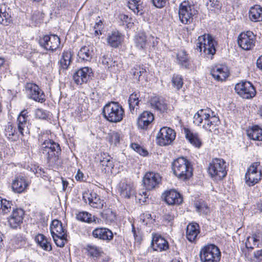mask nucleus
<instances>
[{
	"label": "nucleus",
	"instance_id": "obj_1",
	"mask_svg": "<svg viewBox=\"0 0 262 262\" xmlns=\"http://www.w3.org/2000/svg\"><path fill=\"white\" fill-rule=\"evenodd\" d=\"M40 152L46 160L47 165L52 168H57L61 164L59 156L61 148L59 144L51 139H47L41 144Z\"/></svg>",
	"mask_w": 262,
	"mask_h": 262
},
{
	"label": "nucleus",
	"instance_id": "obj_2",
	"mask_svg": "<svg viewBox=\"0 0 262 262\" xmlns=\"http://www.w3.org/2000/svg\"><path fill=\"white\" fill-rule=\"evenodd\" d=\"M220 122L219 117L209 108L199 110L193 117L195 124L199 126L202 124L203 128L211 132L217 129Z\"/></svg>",
	"mask_w": 262,
	"mask_h": 262
},
{
	"label": "nucleus",
	"instance_id": "obj_3",
	"mask_svg": "<svg viewBox=\"0 0 262 262\" xmlns=\"http://www.w3.org/2000/svg\"><path fill=\"white\" fill-rule=\"evenodd\" d=\"M173 173L178 178L185 180L192 175V167L190 162L184 157H180L174 160L172 164Z\"/></svg>",
	"mask_w": 262,
	"mask_h": 262
},
{
	"label": "nucleus",
	"instance_id": "obj_4",
	"mask_svg": "<svg viewBox=\"0 0 262 262\" xmlns=\"http://www.w3.org/2000/svg\"><path fill=\"white\" fill-rule=\"evenodd\" d=\"M102 114L108 121L117 123L123 119L124 112L122 106L118 102H111L104 106Z\"/></svg>",
	"mask_w": 262,
	"mask_h": 262
},
{
	"label": "nucleus",
	"instance_id": "obj_5",
	"mask_svg": "<svg viewBox=\"0 0 262 262\" xmlns=\"http://www.w3.org/2000/svg\"><path fill=\"white\" fill-rule=\"evenodd\" d=\"M196 49L204 54V56L208 59H212L216 52L215 46L216 42L209 34L200 36L198 39Z\"/></svg>",
	"mask_w": 262,
	"mask_h": 262
},
{
	"label": "nucleus",
	"instance_id": "obj_6",
	"mask_svg": "<svg viewBox=\"0 0 262 262\" xmlns=\"http://www.w3.org/2000/svg\"><path fill=\"white\" fill-rule=\"evenodd\" d=\"M208 172L213 180H221L227 175L226 162L222 159H213L209 163Z\"/></svg>",
	"mask_w": 262,
	"mask_h": 262
},
{
	"label": "nucleus",
	"instance_id": "obj_7",
	"mask_svg": "<svg viewBox=\"0 0 262 262\" xmlns=\"http://www.w3.org/2000/svg\"><path fill=\"white\" fill-rule=\"evenodd\" d=\"M221 256L219 248L214 244H209L204 246L200 252L202 262H219Z\"/></svg>",
	"mask_w": 262,
	"mask_h": 262
},
{
	"label": "nucleus",
	"instance_id": "obj_8",
	"mask_svg": "<svg viewBox=\"0 0 262 262\" xmlns=\"http://www.w3.org/2000/svg\"><path fill=\"white\" fill-rule=\"evenodd\" d=\"M198 11L194 6L190 4L188 2H182L179 6V16L180 21L185 24L192 22L193 17L197 14Z\"/></svg>",
	"mask_w": 262,
	"mask_h": 262
},
{
	"label": "nucleus",
	"instance_id": "obj_9",
	"mask_svg": "<svg viewBox=\"0 0 262 262\" xmlns=\"http://www.w3.org/2000/svg\"><path fill=\"white\" fill-rule=\"evenodd\" d=\"M176 132L168 127H162L156 136L157 143L160 146L170 144L175 139Z\"/></svg>",
	"mask_w": 262,
	"mask_h": 262
},
{
	"label": "nucleus",
	"instance_id": "obj_10",
	"mask_svg": "<svg viewBox=\"0 0 262 262\" xmlns=\"http://www.w3.org/2000/svg\"><path fill=\"white\" fill-rule=\"evenodd\" d=\"M235 91L244 99L252 98L256 94L255 88L249 81H242L237 83L235 86Z\"/></svg>",
	"mask_w": 262,
	"mask_h": 262
},
{
	"label": "nucleus",
	"instance_id": "obj_11",
	"mask_svg": "<svg viewBox=\"0 0 262 262\" xmlns=\"http://www.w3.org/2000/svg\"><path fill=\"white\" fill-rule=\"evenodd\" d=\"M255 36L251 31L241 33L238 36L237 43L239 47L244 50H251L255 43Z\"/></svg>",
	"mask_w": 262,
	"mask_h": 262
},
{
	"label": "nucleus",
	"instance_id": "obj_12",
	"mask_svg": "<svg viewBox=\"0 0 262 262\" xmlns=\"http://www.w3.org/2000/svg\"><path fill=\"white\" fill-rule=\"evenodd\" d=\"M39 43L47 50L54 51L59 47L60 41L59 37L55 34L44 35L39 39Z\"/></svg>",
	"mask_w": 262,
	"mask_h": 262
},
{
	"label": "nucleus",
	"instance_id": "obj_13",
	"mask_svg": "<svg viewBox=\"0 0 262 262\" xmlns=\"http://www.w3.org/2000/svg\"><path fill=\"white\" fill-rule=\"evenodd\" d=\"M26 89L30 96V98L40 103L45 101L46 96L44 92L36 84L28 83L26 84Z\"/></svg>",
	"mask_w": 262,
	"mask_h": 262
},
{
	"label": "nucleus",
	"instance_id": "obj_14",
	"mask_svg": "<svg viewBox=\"0 0 262 262\" xmlns=\"http://www.w3.org/2000/svg\"><path fill=\"white\" fill-rule=\"evenodd\" d=\"M92 75V69L88 67H85L75 72L73 74V79L76 84L81 85L86 83L91 78Z\"/></svg>",
	"mask_w": 262,
	"mask_h": 262
},
{
	"label": "nucleus",
	"instance_id": "obj_15",
	"mask_svg": "<svg viewBox=\"0 0 262 262\" xmlns=\"http://www.w3.org/2000/svg\"><path fill=\"white\" fill-rule=\"evenodd\" d=\"M82 198L85 203L92 207L95 208H102L103 206V201L101 200L99 196L93 191L88 190L83 193Z\"/></svg>",
	"mask_w": 262,
	"mask_h": 262
},
{
	"label": "nucleus",
	"instance_id": "obj_16",
	"mask_svg": "<svg viewBox=\"0 0 262 262\" xmlns=\"http://www.w3.org/2000/svg\"><path fill=\"white\" fill-rule=\"evenodd\" d=\"M161 177L158 173L148 172L144 175L143 182L147 190H151L156 188L160 183Z\"/></svg>",
	"mask_w": 262,
	"mask_h": 262
},
{
	"label": "nucleus",
	"instance_id": "obj_17",
	"mask_svg": "<svg viewBox=\"0 0 262 262\" xmlns=\"http://www.w3.org/2000/svg\"><path fill=\"white\" fill-rule=\"evenodd\" d=\"M28 112L26 110H23L18 115L17 119V129L19 133L24 136L25 134H29L28 124L29 120L28 119Z\"/></svg>",
	"mask_w": 262,
	"mask_h": 262
},
{
	"label": "nucleus",
	"instance_id": "obj_18",
	"mask_svg": "<svg viewBox=\"0 0 262 262\" xmlns=\"http://www.w3.org/2000/svg\"><path fill=\"white\" fill-rule=\"evenodd\" d=\"M210 74L215 80L222 81L228 77L229 73L227 66L218 64L212 67Z\"/></svg>",
	"mask_w": 262,
	"mask_h": 262
},
{
	"label": "nucleus",
	"instance_id": "obj_19",
	"mask_svg": "<svg viewBox=\"0 0 262 262\" xmlns=\"http://www.w3.org/2000/svg\"><path fill=\"white\" fill-rule=\"evenodd\" d=\"M119 190L121 195L125 198H129L135 194L133 183L126 179H123L120 181Z\"/></svg>",
	"mask_w": 262,
	"mask_h": 262
},
{
	"label": "nucleus",
	"instance_id": "obj_20",
	"mask_svg": "<svg viewBox=\"0 0 262 262\" xmlns=\"http://www.w3.org/2000/svg\"><path fill=\"white\" fill-rule=\"evenodd\" d=\"M154 120V116L149 111H144L141 114L137 119L138 127L143 129H147L151 126Z\"/></svg>",
	"mask_w": 262,
	"mask_h": 262
},
{
	"label": "nucleus",
	"instance_id": "obj_21",
	"mask_svg": "<svg viewBox=\"0 0 262 262\" xmlns=\"http://www.w3.org/2000/svg\"><path fill=\"white\" fill-rule=\"evenodd\" d=\"M163 196L165 201L168 205H179L183 201L181 194L174 189L166 191L163 194Z\"/></svg>",
	"mask_w": 262,
	"mask_h": 262
},
{
	"label": "nucleus",
	"instance_id": "obj_22",
	"mask_svg": "<svg viewBox=\"0 0 262 262\" xmlns=\"http://www.w3.org/2000/svg\"><path fill=\"white\" fill-rule=\"evenodd\" d=\"M24 211L21 208H16L13 210L10 217L8 220L10 226L12 228L19 227L23 223L24 219Z\"/></svg>",
	"mask_w": 262,
	"mask_h": 262
},
{
	"label": "nucleus",
	"instance_id": "obj_23",
	"mask_svg": "<svg viewBox=\"0 0 262 262\" xmlns=\"http://www.w3.org/2000/svg\"><path fill=\"white\" fill-rule=\"evenodd\" d=\"M29 185L25 177L19 176L15 178L12 183L13 190L17 193L24 192Z\"/></svg>",
	"mask_w": 262,
	"mask_h": 262
},
{
	"label": "nucleus",
	"instance_id": "obj_24",
	"mask_svg": "<svg viewBox=\"0 0 262 262\" xmlns=\"http://www.w3.org/2000/svg\"><path fill=\"white\" fill-rule=\"evenodd\" d=\"M123 39V35L115 30L110 33L107 37V43L113 48H117L121 45Z\"/></svg>",
	"mask_w": 262,
	"mask_h": 262
},
{
	"label": "nucleus",
	"instance_id": "obj_25",
	"mask_svg": "<svg viewBox=\"0 0 262 262\" xmlns=\"http://www.w3.org/2000/svg\"><path fill=\"white\" fill-rule=\"evenodd\" d=\"M51 234L54 239V241L57 246L63 247L65 244L68 242L67 239V230H50Z\"/></svg>",
	"mask_w": 262,
	"mask_h": 262
},
{
	"label": "nucleus",
	"instance_id": "obj_26",
	"mask_svg": "<svg viewBox=\"0 0 262 262\" xmlns=\"http://www.w3.org/2000/svg\"><path fill=\"white\" fill-rule=\"evenodd\" d=\"M100 166L105 172H109L114 167L113 158L106 153H101L99 158Z\"/></svg>",
	"mask_w": 262,
	"mask_h": 262
},
{
	"label": "nucleus",
	"instance_id": "obj_27",
	"mask_svg": "<svg viewBox=\"0 0 262 262\" xmlns=\"http://www.w3.org/2000/svg\"><path fill=\"white\" fill-rule=\"evenodd\" d=\"M149 102L151 108L161 112H164L167 108L164 99L161 97L157 96L151 97Z\"/></svg>",
	"mask_w": 262,
	"mask_h": 262
},
{
	"label": "nucleus",
	"instance_id": "obj_28",
	"mask_svg": "<svg viewBox=\"0 0 262 262\" xmlns=\"http://www.w3.org/2000/svg\"><path fill=\"white\" fill-rule=\"evenodd\" d=\"M177 60L180 67L185 69H189L191 67L190 57L185 50L178 51L177 54Z\"/></svg>",
	"mask_w": 262,
	"mask_h": 262
},
{
	"label": "nucleus",
	"instance_id": "obj_29",
	"mask_svg": "<svg viewBox=\"0 0 262 262\" xmlns=\"http://www.w3.org/2000/svg\"><path fill=\"white\" fill-rule=\"evenodd\" d=\"M184 131L186 138L189 142L195 147L200 148L202 145V141L199 134L196 133H193L188 129H185Z\"/></svg>",
	"mask_w": 262,
	"mask_h": 262
},
{
	"label": "nucleus",
	"instance_id": "obj_30",
	"mask_svg": "<svg viewBox=\"0 0 262 262\" xmlns=\"http://www.w3.org/2000/svg\"><path fill=\"white\" fill-rule=\"evenodd\" d=\"M151 247L155 251L165 250L168 248L167 242L161 236H155L152 238Z\"/></svg>",
	"mask_w": 262,
	"mask_h": 262
},
{
	"label": "nucleus",
	"instance_id": "obj_31",
	"mask_svg": "<svg viewBox=\"0 0 262 262\" xmlns=\"http://www.w3.org/2000/svg\"><path fill=\"white\" fill-rule=\"evenodd\" d=\"M73 54L70 50H64L61 59L58 61L59 69L67 70L72 62Z\"/></svg>",
	"mask_w": 262,
	"mask_h": 262
},
{
	"label": "nucleus",
	"instance_id": "obj_32",
	"mask_svg": "<svg viewBox=\"0 0 262 262\" xmlns=\"http://www.w3.org/2000/svg\"><path fill=\"white\" fill-rule=\"evenodd\" d=\"M249 17L253 22L262 21V7L255 5L250 8Z\"/></svg>",
	"mask_w": 262,
	"mask_h": 262
},
{
	"label": "nucleus",
	"instance_id": "obj_33",
	"mask_svg": "<svg viewBox=\"0 0 262 262\" xmlns=\"http://www.w3.org/2000/svg\"><path fill=\"white\" fill-rule=\"evenodd\" d=\"M76 219L83 222L88 223H93L96 224H99L100 222L102 221L100 219L95 216H92L91 214L86 211L79 212L76 214Z\"/></svg>",
	"mask_w": 262,
	"mask_h": 262
},
{
	"label": "nucleus",
	"instance_id": "obj_34",
	"mask_svg": "<svg viewBox=\"0 0 262 262\" xmlns=\"http://www.w3.org/2000/svg\"><path fill=\"white\" fill-rule=\"evenodd\" d=\"M94 55V52L92 47L91 46H84L80 48L78 53V56L83 61H90Z\"/></svg>",
	"mask_w": 262,
	"mask_h": 262
},
{
	"label": "nucleus",
	"instance_id": "obj_35",
	"mask_svg": "<svg viewBox=\"0 0 262 262\" xmlns=\"http://www.w3.org/2000/svg\"><path fill=\"white\" fill-rule=\"evenodd\" d=\"M141 0H128L127 7L135 14L141 15L143 14Z\"/></svg>",
	"mask_w": 262,
	"mask_h": 262
},
{
	"label": "nucleus",
	"instance_id": "obj_36",
	"mask_svg": "<svg viewBox=\"0 0 262 262\" xmlns=\"http://www.w3.org/2000/svg\"><path fill=\"white\" fill-rule=\"evenodd\" d=\"M139 97L137 93L132 94L128 100V103L130 112L132 114H134L139 108Z\"/></svg>",
	"mask_w": 262,
	"mask_h": 262
},
{
	"label": "nucleus",
	"instance_id": "obj_37",
	"mask_svg": "<svg viewBox=\"0 0 262 262\" xmlns=\"http://www.w3.org/2000/svg\"><path fill=\"white\" fill-rule=\"evenodd\" d=\"M247 135L253 140L262 141V128L258 125L253 126L248 130Z\"/></svg>",
	"mask_w": 262,
	"mask_h": 262
},
{
	"label": "nucleus",
	"instance_id": "obj_38",
	"mask_svg": "<svg viewBox=\"0 0 262 262\" xmlns=\"http://www.w3.org/2000/svg\"><path fill=\"white\" fill-rule=\"evenodd\" d=\"M35 241L43 250L47 251H50L52 250V246L50 242L44 235L38 234L35 237Z\"/></svg>",
	"mask_w": 262,
	"mask_h": 262
},
{
	"label": "nucleus",
	"instance_id": "obj_39",
	"mask_svg": "<svg viewBox=\"0 0 262 262\" xmlns=\"http://www.w3.org/2000/svg\"><path fill=\"white\" fill-rule=\"evenodd\" d=\"M93 236L102 240H111L113 237V233L112 230H93Z\"/></svg>",
	"mask_w": 262,
	"mask_h": 262
},
{
	"label": "nucleus",
	"instance_id": "obj_40",
	"mask_svg": "<svg viewBox=\"0 0 262 262\" xmlns=\"http://www.w3.org/2000/svg\"><path fill=\"white\" fill-rule=\"evenodd\" d=\"M262 179V169H259V172L250 175H245L246 183L249 186H253Z\"/></svg>",
	"mask_w": 262,
	"mask_h": 262
},
{
	"label": "nucleus",
	"instance_id": "obj_41",
	"mask_svg": "<svg viewBox=\"0 0 262 262\" xmlns=\"http://www.w3.org/2000/svg\"><path fill=\"white\" fill-rule=\"evenodd\" d=\"M85 249L88 252V255L94 260L97 259L102 252L101 248L94 245H88Z\"/></svg>",
	"mask_w": 262,
	"mask_h": 262
},
{
	"label": "nucleus",
	"instance_id": "obj_42",
	"mask_svg": "<svg viewBox=\"0 0 262 262\" xmlns=\"http://www.w3.org/2000/svg\"><path fill=\"white\" fill-rule=\"evenodd\" d=\"M101 62L105 66V68L110 69V71L113 72H116L117 70L116 62L107 55L103 56L101 58Z\"/></svg>",
	"mask_w": 262,
	"mask_h": 262
},
{
	"label": "nucleus",
	"instance_id": "obj_43",
	"mask_svg": "<svg viewBox=\"0 0 262 262\" xmlns=\"http://www.w3.org/2000/svg\"><path fill=\"white\" fill-rule=\"evenodd\" d=\"M136 46L140 50H144L147 43L146 36L144 33H138L135 37Z\"/></svg>",
	"mask_w": 262,
	"mask_h": 262
},
{
	"label": "nucleus",
	"instance_id": "obj_44",
	"mask_svg": "<svg viewBox=\"0 0 262 262\" xmlns=\"http://www.w3.org/2000/svg\"><path fill=\"white\" fill-rule=\"evenodd\" d=\"M11 21V16L6 10L5 5H2L0 7V24L4 25H8Z\"/></svg>",
	"mask_w": 262,
	"mask_h": 262
},
{
	"label": "nucleus",
	"instance_id": "obj_45",
	"mask_svg": "<svg viewBox=\"0 0 262 262\" xmlns=\"http://www.w3.org/2000/svg\"><path fill=\"white\" fill-rule=\"evenodd\" d=\"M131 74L133 79L137 81L140 80V78L142 75L146 72L145 69L140 66H136L131 70Z\"/></svg>",
	"mask_w": 262,
	"mask_h": 262
},
{
	"label": "nucleus",
	"instance_id": "obj_46",
	"mask_svg": "<svg viewBox=\"0 0 262 262\" xmlns=\"http://www.w3.org/2000/svg\"><path fill=\"white\" fill-rule=\"evenodd\" d=\"M171 83L174 89L179 90L183 85V80L182 76L173 75L171 79Z\"/></svg>",
	"mask_w": 262,
	"mask_h": 262
},
{
	"label": "nucleus",
	"instance_id": "obj_47",
	"mask_svg": "<svg viewBox=\"0 0 262 262\" xmlns=\"http://www.w3.org/2000/svg\"><path fill=\"white\" fill-rule=\"evenodd\" d=\"M121 135L117 132H112L110 133L108 136V139L110 143L115 145L119 143Z\"/></svg>",
	"mask_w": 262,
	"mask_h": 262
},
{
	"label": "nucleus",
	"instance_id": "obj_48",
	"mask_svg": "<svg viewBox=\"0 0 262 262\" xmlns=\"http://www.w3.org/2000/svg\"><path fill=\"white\" fill-rule=\"evenodd\" d=\"M206 6L208 9L211 11L218 10L221 8V3L218 0H207Z\"/></svg>",
	"mask_w": 262,
	"mask_h": 262
},
{
	"label": "nucleus",
	"instance_id": "obj_49",
	"mask_svg": "<svg viewBox=\"0 0 262 262\" xmlns=\"http://www.w3.org/2000/svg\"><path fill=\"white\" fill-rule=\"evenodd\" d=\"M17 134L16 132L15 128L9 122L5 126V135L9 139H12V137L14 136Z\"/></svg>",
	"mask_w": 262,
	"mask_h": 262
},
{
	"label": "nucleus",
	"instance_id": "obj_50",
	"mask_svg": "<svg viewBox=\"0 0 262 262\" xmlns=\"http://www.w3.org/2000/svg\"><path fill=\"white\" fill-rule=\"evenodd\" d=\"M195 206L196 211L200 213L207 214L210 212V208L204 202L196 203Z\"/></svg>",
	"mask_w": 262,
	"mask_h": 262
},
{
	"label": "nucleus",
	"instance_id": "obj_51",
	"mask_svg": "<svg viewBox=\"0 0 262 262\" xmlns=\"http://www.w3.org/2000/svg\"><path fill=\"white\" fill-rule=\"evenodd\" d=\"M116 216V213L110 209L107 210L105 213L103 214V217L105 219L106 222L108 224H111L115 221Z\"/></svg>",
	"mask_w": 262,
	"mask_h": 262
},
{
	"label": "nucleus",
	"instance_id": "obj_52",
	"mask_svg": "<svg viewBox=\"0 0 262 262\" xmlns=\"http://www.w3.org/2000/svg\"><path fill=\"white\" fill-rule=\"evenodd\" d=\"M0 209L4 213H7L11 210V203L6 199H2L0 202Z\"/></svg>",
	"mask_w": 262,
	"mask_h": 262
},
{
	"label": "nucleus",
	"instance_id": "obj_53",
	"mask_svg": "<svg viewBox=\"0 0 262 262\" xmlns=\"http://www.w3.org/2000/svg\"><path fill=\"white\" fill-rule=\"evenodd\" d=\"M199 233L200 230H186V238L190 242H194Z\"/></svg>",
	"mask_w": 262,
	"mask_h": 262
},
{
	"label": "nucleus",
	"instance_id": "obj_54",
	"mask_svg": "<svg viewBox=\"0 0 262 262\" xmlns=\"http://www.w3.org/2000/svg\"><path fill=\"white\" fill-rule=\"evenodd\" d=\"M260 167L259 163L255 162L253 163L248 169L246 175H250L258 173L259 169H261Z\"/></svg>",
	"mask_w": 262,
	"mask_h": 262
},
{
	"label": "nucleus",
	"instance_id": "obj_55",
	"mask_svg": "<svg viewBox=\"0 0 262 262\" xmlns=\"http://www.w3.org/2000/svg\"><path fill=\"white\" fill-rule=\"evenodd\" d=\"M135 198L139 200L140 203H145L148 198L146 191L145 190H141L138 194L135 195Z\"/></svg>",
	"mask_w": 262,
	"mask_h": 262
},
{
	"label": "nucleus",
	"instance_id": "obj_56",
	"mask_svg": "<svg viewBox=\"0 0 262 262\" xmlns=\"http://www.w3.org/2000/svg\"><path fill=\"white\" fill-rule=\"evenodd\" d=\"M140 220L144 225L150 224L154 220L151 219V216L148 213H143L140 216Z\"/></svg>",
	"mask_w": 262,
	"mask_h": 262
},
{
	"label": "nucleus",
	"instance_id": "obj_57",
	"mask_svg": "<svg viewBox=\"0 0 262 262\" xmlns=\"http://www.w3.org/2000/svg\"><path fill=\"white\" fill-rule=\"evenodd\" d=\"M35 116L40 119H46L48 118V115L46 112L40 108L36 110Z\"/></svg>",
	"mask_w": 262,
	"mask_h": 262
},
{
	"label": "nucleus",
	"instance_id": "obj_58",
	"mask_svg": "<svg viewBox=\"0 0 262 262\" xmlns=\"http://www.w3.org/2000/svg\"><path fill=\"white\" fill-rule=\"evenodd\" d=\"M43 14L39 11H35L32 16V19L38 23L42 20Z\"/></svg>",
	"mask_w": 262,
	"mask_h": 262
},
{
	"label": "nucleus",
	"instance_id": "obj_59",
	"mask_svg": "<svg viewBox=\"0 0 262 262\" xmlns=\"http://www.w3.org/2000/svg\"><path fill=\"white\" fill-rule=\"evenodd\" d=\"M63 229L62 223L58 220H54L50 225V229Z\"/></svg>",
	"mask_w": 262,
	"mask_h": 262
},
{
	"label": "nucleus",
	"instance_id": "obj_60",
	"mask_svg": "<svg viewBox=\"0 0 262 262\" xmlns=\"http://www.w3.org/2000/svg\"><path fill=\"white\" fill-rule=\"evenodd\" d=\"M33 171L37 177L43 178L46 176L43 169H42L41 167H40L39 166H37L36 167L34 168Z\"/></svg>",
	"mask_w": 262,
	"mask_h": 262
},
{
	"label": "nucleus",
	"instance_id": "obj_61",
	"mask_svg": "<svg viewBox=\"0 0 262 262\" xmlns=\"http://www.w3.org/2000/svg\"><path fill=\"white\" fill-rule=\"evenodd\" d=\"M151 1L154 6L161 8L165 5L167 0H151Z\"/></svg>",
	"mask_w": 262,
	"mask_h": 262
},
{
	"label": "nucleus",
	"instance_id": "obj_62",
	"mask_svg": "<svg viewBox=\"0 0 262 262\" xmlns=\"http://www.w3.org/2000/svg\"><path fill=\"white\" fill-rule=\"evenodd\" d=\"M119 19L123 22V25L124 23L129 24L131 20V18H129L127 15L121 14L119 16Z\"/></svg>",
	"mask_w": 262,
	"mask_h": 262
},
{
	"label": "nucleus",
	"instance_id": "obj_63",
	"mask_svg": "<svg viewBox=\"0 0 262 262\" xmlns=\"http://www.w3.org/2000/svg\"><path fill=\"white\" fill-rule=\"evenodd\" d=\"M251 239L254 243H256L258 241H262V237L259 233L255 234L253 235L252 236L249 237L248 238V240L249 241Z\"/></svg>",
	"mask_w": 262,
	"mask_h": 262
},
{
	"label": "nucleus",
	"instance_id": "obj_64",
	"mask_svg": "<svg viewBox=\"0 0 262 262\" xmlns=\"http://www.w3.org/2000/svg\"><path fill=\"white\" fill-rule=\"evenodd\" d=\"M254 258L258 262L262 260V250H257L254 252Z\"/></svg>",
	"mask_w": 262,
	"mask_h": 262
}]
</instances>
